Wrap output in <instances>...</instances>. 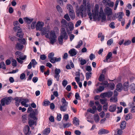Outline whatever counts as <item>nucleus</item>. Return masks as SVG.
Masks as SVG:
<instances>
[{
	"instance_id": "1",
	"label": "nucleus",
	"mask_w": 135,
	"mask_h": 135,
	"mask_svg": "<svg viewBox=\"0 0 135 135\" xmlns=\"http://www.w3.org/2000/svg\"><path fill=\"white\" fill-rule=\"evenodd\" d=\"M91 5L89 2L86 3V0H83L82 4L80 6L79 8L78 5L76 8V13L77 16H80L82 18H83L84 15H86L87 14L89 16L90 20H91L93 18L95 19L99 15V6L98 4H96L94 9L92 10L93 14L91 13Z\"/></svg>"
},
{
	"instance_id": "2",
	"label": "nucleus",
	"mask_w": 135,
	"mask_h": 135,
	"mask_svg": "<svg viewBox=\"0 0 135 135\" xmlns=\"http://www.w3.org/2000/svg\"><path fill=\"white\" fill-rule=\"evenodd\" d=\"M40 31H41L42 35H45L46 38L50 39L51 44H53L56 42V36L54 31H51L50 35L49 34V30H47L46 27H43Z\"/></svg>"
},
{
	"instance_id": "3",
	"label": "nucleus",
	"mask_w": 135,
	"mask_h": 135,
	"mask_svg": "<svg viewBox=\"0 0 135 135\" xmlns=\"http://www.w3.org/2000/svg\"><path fill=\"white\" fill-rule=\"evenodd\" d=\"M27 112L30 113L28 115V119H32L34 120H37V118L36 116V115L38 114V112L37 109H33L31 107L29 106L28 108Z\"/></svg>"
},
{
	"instance_id": "4",
	"label": "nucleus",
	"mask_w": 135,
	"mask_h": 135,
	"mask_svg": "<svg viewBox=\"0 0 135 135\" xmlns=\"http://www.w3.org/2000/svg\"><path fill=\"white\" fill-rule=\"evenodd\" d=\"M68 38V35L66 33L65 29L62 28L61 30V33L60 36L58 38L59 43L62 44L63 42V39L67 40Z\"/></svg>"
},
{
	"instance_id": "5",
	"label": "nucleus",
	"mask_w": 135,
	"mask_h": 135,
	"mask_svg": "<svg viewBox=\"0 0 135 135\" xmlns=\"http://www.w3.org/2000/svg\"><path fill=\"white\" fill-rule=\"evenodd\" d=\"M12 97H9L2 98L1 101V103L2 106H4L5 104L8 105L10 104L12 101Z\"/></svg>"
},
{
	"instance_id": "6",
	"label": "nucleus",
	"mask_w": 135,
	"mask_h": 135,
	"mask_svg": "<svg viewBox=\"0 0 135 135\" xmlns=\"http://www.w3.org/2000/svg\"><path fill=\"white\" fill-rule=\"evenodd\" d=\"M124 15V14L123 12H119L115 13L113 16L112 18L113 20H115L117 17L118 20L119 21H121Z\"/></svg>"
},
{
	"instance_id": "7",
	"label": "nucleus",
	"mask_w": 135,
	"mask_h": 135,
	"mask_svg": "<svg viewBox=\"0 0 135 135\" xmlns=\"http://www.w3.org/2000/svg\"><path fill=\"white\" fill-rule=\"evenodd\" d=\"M98 17L101 18L102 19L101 21L102 22L105 21L106 20V16L105 14L103 13V9L102 7L100 8L99 15Z\"/></svg>"
},
{
	"instance_id": "8",
	"label": "nucleus",
	"mask_w": 135,
	"mask_h": 135,
	"mask_svg": "<svg viewBox=\"0 0 135 135\" xmlns=\"http://www.w3.org/2000/svg\"><path fill=\"white\" fill-rule=\"evenodd\" d=\"M61 70L59 69L56 68L55 70V74L54 75V77L56 79L57 81H59L60 77L59 74Z\"/></svg>"
},
{
	"instance_id": "9",
	"label": "nucleus",
	"mask_w": 135,
	"mask_h": 135,
	"mask_svg": "<svg viewBox=\"0 0 135 135\" xmlns=\"http://www.w3.org/2000/svg\"><path fill=\"white\" fill-rule=\"evenodd\" d=\"M44 25V23L42 22L38 21L36 25V30L40 31L43 28Z\"/></svg>"
},
{
	"instance_id": "10",
	"label": "nucleus",
	"mask_w": 135,
	"mask_h": 135,
	"mask_svg": "<svg viewBox=\"0 0 135 135\" xmlns=\"http://www.w3.org/2000/svg\"><path fill=\"white\" fill-rule=\"evenodd\" d=\"M68 26H69V28L70 29L69 30L68 28L67 27L66 28V30L67 32L69 34L71 33V31L73 29L74 26L73 24L71 22H70L68 23Z\"/></svg>"
},
{
	"instance_id": "11",
	"label": "nucleus",
	"mask_w": 135,
	"mask_h": 135,
	"mask_svg": "<svg viewBox=\"0 0 135 135\" xmlns=\"http://www.w3.org/2000/svg\"><path fill=\"white\" fill-rule=\"evenodd\" d=\"M104 11L105 13L108 16L111 15L112 13V9L109 7H106L104 9Z\"/></svg>"
},
{
	"instance_id": "12",
	"label": "nucleus",
	"mask_w": 135,
	"mask_h": 135,
	"mask_svg": "<svg viewBox=\"0 0 135 135\" xmlns=\"http://www.w3.org/2000/svg\"><path fill=\"white\" fill-rule=\"evenodd\" d=\"M117 88L114 90V93H117V92H120L123 89V86L122 84L119 83L117 85Z\"/></svg>"
},
{
	"instance_id": "13",
	"label": "nucleus",
	"mask_w": 135,
	"mask_h": 135,
	"mask_svg": "<svg viewBox=\"0 0 135 135\" xmlns=\"http://www.w3.org/2000/svg\"><path fill=\"white\" fill-rule=\"evenodd\" d=\"M76 76L75 77V79L76 82L79 85V87L80 88H81L82 86V84L81 82H80V74L78 73V74L76 75Z\"/></svg>"
},
{
	"instance_id": "14",
	"label": "nucleus",
	"mask_w": 135,
	"mask_h": 135,
	"mask_svg": "<svg viewBox=\"0 0 135 135\" xmlns=\"http://www.w3.org/2000/svg\"><path fill=\"white\" fill-rule=\"evenodd\" d=\"M101 84V85H106V86H108L109 85L110 89L111 90H113L115 86L114 84L112 83H110L109 85L108 83L107 82H106L104 83H102Z\"/></svg>"
},
{
	"instance_id": "15",
	"label": "nucleus",
	"mask_w": 135,
	"mask_h": 135,
	"mask_svg": "<svg viewBox=\"0 0 135 135\" xmlns=\"http://www.w3.org/2000/svg\"><path fill=\"white\" fill-rule=\"evenodd\" d=\"M104 3L106 6H108L110 7H112L114 6V3L113 2L111 1L110 0H109L107 1L105 0H103Z\"/></svg>"
},
{
	"instance_id": "16",
	"label": "nucleus",
	"mask_w": 135,
	"mask_h": 135,
	"mask_svg": "<svg viewBox=\"0 0 135 135\" xmlns=\"http://www.w3.org/2000/svg\"><path fill=\"white\" fill-rule=\"evenodd\" d=\"M109 131L107 130L102 129L99 130L98 132V134L99 135L105 134L108 133Z\"/></svg>"
},
{
	"instance_id": "17",
	"label": "nucleus",
	"mask_w": 135,
	"mask_h": 135,
	"mask_svg": "<svg viewBox=\"0 0 135 135\" xmlns=\"http://www.w3.org/2000/svg\"><path fill=\"white\" fill-rule=\"evenodd\" d=\"M78 52L74 49H70L69 51V53L70 56H73L75 55Z\"/></svg>"
},
{
	"instance_id": "18",
	"label": "nucleus",
	"mask_w": 135,
	"mask_h": 135,
	"mask_svg": "<svg viewBox=\"0 0 135 135\" xmlns=\"http://www.w3.org/2000/svg\"><path fill=\"white\" fill-rule=\"evenodd\" d=\"M116 109V105L115 104H113L110 106L109 108V111L111 112H114Z\"/></svg>"
},
{
	"instance_id": "19",
	"label": "nucleus",
	"mask_w": 135,
	"mask_h": 135,
	"mask_svg": "<svg viewBox=\"0 0 135 135\" xmlns=\"http://www.w3.org/2000/svg\"><path fill=\"white\" fill-rule=\"evenodd\" d=\"M118 93H115L113 97H111L110 98V102H116L118 101V99L117 97L118 95Z\"/></svg>"
},
{
	"instance_id": "20",
	"label": "nucleus",
	"mask_w": 135,
	"mask_h": 135,
	"mask_svg": "<svg viewBox=\"0 0 135 135\" xmlns=\"http://www.w3.org/2000/svg\"><path fill=\"white\" fill-rule=\"evenodd\" d=\"M24 21L28 24H30L33 21V18H30L28 17H26L23 18Z\"/></svg>"
},
{
	"instance_id": "21",
	"label": "nucleus",
	"mask_w": 135,
	"mask_h": 135,
	"mask_svg": "<svg viewBox=\"0 0 135 135\" xmlns=\"http://www.w3.org/2000/svg\"><path fill=\"white\" fill-rule=\"evenodd\" d=\"M112 56V53L111 52H109L107 54V56L106 57V59H104L103 61L104 62H108L109 61H108V60Z\"/></svg>"
},
{
	"instance_id": "22",
	"label": "nucleus",
	"mask_w": 135,
	"mask_h": 135,
	"mask_svg": "<svg viewBox=\"0 0 135 135\" xmlns=\"http://www.w3.org/2000/svg\"><path fill=\"white\" fill-rule=\"evenodd\" d=\"M23 45L19 43H17L16 45V48L18 50H21L23 47Z\"/></svg>"
},
{
	"instance_id": "23",
	"label": "nucleus",
	"mask_w": 135,
	"mask_h": 135,
	"mask_svg": "<svg viewBox=\"0 0 135 135\" xmlns=\"http://www.w3.org/2000/svg\"><path fill=\"white\" fill-rule=\"evenodd\" d=\"M50 132V129L49 128H46L43 131L42 135H47Z\"/></svg>"
},
{
	"instance_id": "24",
	"label": "nucleus",
	"mask_w": 135,
	"mask_h": 135,
	"mask_svg": "<svg viewBox=\"0 0 135 135\" xmlns=\"http://www.w3.org/2000/svg\"><path fill=\"white\" fill-rule=\"evenodd\" d=\"M30 130V128L28 125H26L24 129V132L26 135H27L29 132Z\"/></svg>"
},
{
	"instance_id": "25",
	"label": "nucleus",
	"mask_w": 135,
	"mask_h": 135,
	"mask_svg": "<svg viewBox=\"0 0 135 135\" xmlns=\"http://www.w3.org/2000/svg\"><path fill=\"white\" fill-rule=\"evenodd\" d=\"M61 26L62 27L66 28L68 26V23L65 20L62 19L61 21Z\"/></svg>"
},
{
	"instance_id": "26",
	"label": "nucleus",
	"mask_w": 135,
	"mask_h": 135,
	"mask_svg": "<svg viewBox=\"0 0 135 135\" xmlns=\"http://www.w3.org/2000/svg\"><path fill=\"white\" fill-rule=\"evenodd\" d=\"M129 83L127 81L124 83L123 84V90L125 91H127L129 88Z\"/></svg>"
},
{
	"instance_id": "27",
	"label": "nucleus",
	"mask_w": 135,
	"mask_h": 135,
	"mask_svg": "<svg viewBox=\"0 0 135 135\" xmlns=\"http://www.w3.org/2000/svg\"><path fill=\"white\" fill-rule=\"evenodd\" d=\"M61 60V58L60 57L57 58L56 57H54L53 60L52 59L51 60V62L52 63H54L56 62L60 61Z\"/></svg>"
},
{
	"instance_id": "28",
	"label": "nucleus",
	"mask_w": 135,
	"mask_h": 135,
	"mask_svg": "<svg viewBox=\"0 0 135 135\" xmlns=\"http://www.w3.org/2000/svg\"><path fill=\"white\" fill-rule=\"evenodd\" d=\"M18 40L20 43L22 44L25 45L27 44L26 40L24 38H20L18 39Z\"/></svg>"
},
{
	"instance_id": "29",
	"label": "nucleus",
	"mask_w": 135,
	"mask_h": 135,
	"mask_svg": "<svg viewBox=\"0 0 135 135\" xmlns=\"http://www.w3.org/2000/svg\"><path fill=\"white\" fill-rule=\"evenodd\" d=\"M69 14L71 19L73 20H74L75 16V13L74 11L73 10L69 11Z\"/></svg>"
},
{
	"instance_id": "30",
	"label": "nucleus",
	"mask_w": 135,
	"mask_h": 135,
	"mask_svg": "<svg viewBox=\"0 0 135 135\" xmlns=\"http://www.w3.org/2000/svg\"><path fill=\"white\" fill-rule=\"evenodd\" d=\"M126 121L124 120L122 121L120 124V128L122 129H124L126 127Z\"/></svg>"
},
{
	"instance_id": "31",
	"label": "nucleus",
	"mask_w": 135,
	"mask_h": 135,
	"mask_svg": "<svg viewBox=\"0 0 135 135\" xmlns=\"http://www.w3.org/2000/svg\"><path fill=\"white\" fill-rule=\"evenodd\" d=\"M130 89L132 92H135V85L134 84H132L130 86Z\"/></svg>"
},
{
	"instance_id": "32",
	"label": "nucleus",
	"mask_w": 135,
	"mask_h": 135,
	"mask_svg": "<svg viewBox=\"0 0 135 135\" xmlns=\"http://www.w3.org/2000/svg\"><path fill=\"white\" fill-rule=\"evenodd\" d=\"M28 124L29 126L31 127H32L34 124L36 123V122L32 119H28Z\"/></svg>"
},
{
	"instance_id": "33",
	"label": "nucleus",
	"mask_w": 135,
	"mask_h": 135,
	"mask_svg": "<svg viewBox=\"0 0 135 135\" xmlns=\"http://www.w3.org/2000/svg\"><path fill=\"white\" fill-rule=\"evenodd\" d=\"M23 33L22 31L18 32L17 33L16 36L17 37L20 38H22L23 36Z\"/></svg>"
},
{
	"instance_id": "34",
	"label": "nucleus",
	"mask_w": 135,
	"mask_h": 135,
	"mask_svg": "<svg viewBox=\"0 0 135 135\" xmlns=\"http://www.w3.org/2000/svg\"><path fill=\"white\" fill-rule=\"evenodd\" d=\"M13 29L15 32H17V33L18 32L22 31L21 28L20 27V26L15 27L13 28Z\"/></svg>"
},
{
	"instance_id": "35",
	"label": "nucleus",
	"mask_w": 135,
	"mask_h": 135,
	"mask_svg": "<svg viewBox=\"0 0 135 135\" xmlns=\"http://www.w3.org/2000/svg\"><path fill=\"white\" fill-rule=\"evenodd\" d=\"M94 119L95 122H98L99 120V117L98 114H95L94 115Z\"/></svg>"
},
{
	"instance_id": "36",
	"label": "nucleus",
	"mask_w": 135,
	"mask_h": 135,
	"mask_svg": "<svg viewBox=\"0 0 135 135\" xmlns=\"http://www.w3.org/2000/svg\"><path fill=\"white\" fill-rule=\"evenodd\" d=\"M132 114L131 113H129L127 114L125 117V119L126 121L129 119L132 118Z\"/></svg>"
},
{
	"instance_id": "37",
	"label": "nucleus",
	"mask_w": 135,
	"mask_h": 135,
	"mask_svg": "<svg viewBox=\"0 0 135 135\" xmlns=\"http://www.w3.org/2000/svg\"><path fill=\"white\" fill-rule=\"evenodd\" d=\"M67 105V104H65V105L61 106L60 108V110L63 112L65 111L66 110V108L65 107Z\"/></svg>"
},
{
	"instance_id": "38",
	"label": "nucleus",
	"mask_w": 135,
	"mask_h": 135,
	"mask_svg": "<svg viewBox=\"0 0 135 135\" xmlns=\"http://www.w3.org/2000/svg\"><path fill=\"white\" fill-rule=\"evenodd\" d=\"M79 59L80 61V64L81 65H83L86 63V60L82 59L81 58H79Z\"/></svg>"
},
{
	"instance_id": "39",
	"label": "nucleus",
	"mask_w": 135,
	"mask_h": 135,
	"mask_svg": "<svg viewBox=\"0 0 135 135\" xmlns=\"http://www.w3.org/2000/svg\"><path fill=\"white\" fill-rule=\"evenodd\" d=\"M54 55V53L53 52H51L49 53L48 55V57L50 60V61L51 62V60L52 59L53 60L54 57L53 56Z\"/></svg>"
},
{
	"instance_id": "40",
	"label": "nucleus",
	"mask_w": 135,
	"mask_h": 135,
	"mask_svg": "<svg viewBox=\"0 0 135 135\" xmlns=\"http://www.w3.org/2000/svg\"><path fill=\"white\" fill-rule=\"evenodd\" d=\"M71 123L68 122L67 123H64L63 124V126L64 128H68L70 127L71 125Z\"/></svg>"
},
{
	"instance_id": "41",
	"label": "nucleus",
	"mask_w": 135,
	"mask_h": 135,
	"mask_svg": "<svg viewBox=\"0 0 135 135\" xmlns=\"http://www.w3.org/2000/svg\"><path fill=\"white\" fill-rule=\"evenodd\" d=\"M79 122L78 119L76 117H75L74 118V120L73 121V124H75V125H78L79 124Z\"/></svg>"
},
{
	"instance_id": "42",
	"label": "nucleus",
	"mask_w": 135,
	"mask_h": 135,
	"mask_svg": "<svg viewBox=\"0 0 135 135\" xmlns=\"http://www.w3.org/2000/svg\"><path fill=\"white\" fill-rule=\"evenodd\" d=\"M1 68H2L4 70L6 69V65L4 62H0V69Z\"/></svg>"
},
{
	"instance_id": "43",
	"label": "nucleus",
	"mask_w": 135,
	"mask_h": 135,
	"mask_svg": "<svg viewBox=\"0 0 135 135\" xmlns=\"http://www.w3.org/2000/svg\"><path fill=\"white\" fill-rule=\"evenodd\" d=\"M67 8L69 12L73 10V7L70 4H67Z\"/></svg>"
},
{
	"instance_id": "44",
	"label": "nucleus",
	"mask_w": 135,
	"mask_h": 135,
	"mask_svg": "<svg viewBox=\"0 0 135 135\" xmlns=\"http://www.w3.org/2000/svg\"><path fill=\"white\" fill-rule=\"evenodd\" d=\"M43 103H44L43 104V105L45 106H48L49 105L50 102L48 100H46L44 101Z\"/></svg>"
},
{
	"instance_id": "45",
	"label": "nucleus",
	"mask_w": 135,
	"mask_h": 135,
	"mask_svg": "<svg viewBox=\"0 0 135 135\" xmlns=\"http://www.w3.org/2000/svg\"><path fill=\"white\" fill-rule=\"evenodd\" d=\"M83 44V41L81 40H80L78 42V45L75 46V47L76 48H79Z\"/></svg>"
},
{
	"instance_id": "46",
	"label": "nucleus",
	"mask_w": 135,
	"mask_h": 135,
	"mask_svg": "<svg viewBox=\"0 0 135 135\" xmlns=\"http://www.w3.org/2000/svg\"><path fill=\"white\" fill-rule=\"evenodd\" d=\"M131 43V41L130 40H126L123 43V45L124 46H127L129 45Z\"/></svg>"
},
{
	"instance_id": "47",
	"label": "nucleus",
	"mask_w": 135,
	"mask_h": 135,
	"mask_svg": "<svg viewBox=\"0 0 135 135\" xmlns=\"http://www.w3.org/2000/svg\"><path fill=\"white\" fill-rule=\"evenodd\" d=\"M113 39L111 38L107 41V44L108 46H110L113 43Z\"/></svg>"
},
{
	"instance_id": "48",
	"label": "nucleus",
	"mask_w": 135,
	"mask_h": 135,
	"mask_svg": "<svg viewBox=\"0 0 135 135\" xmlns=\"http://www.w3.org/2000/svg\"><path fill=\"white\" fill-rule=\"evenodd\" d=\"M104 75L103 74H101L99 78V80L100 81H102L104 80Z\"/></svg>"
},
{
	"instance_id": "49",
	"label": "nucleus",
	"mask_w": 135,
	"mask_h": 135,
	"mask_svg": "<svg viewBox=\"0 0 135 135\" xmlns=\"http://www.w3.org/2000/svg\"><path fill=\"white\" fill-rule=\"evenodd\" d=\"M30 63H31V64H32L33 67H34L37 64V62L35 59H32Z\"/></svg>"
},
{
	"instance_id": "50",
	"label": "nucleus",
	"mask_w": 135,
	"mask_h": 135,
	"mask_svg": "<svg viewBox=\"0 0 135 135\" xmlns=\"http://www.w3.org/2000/svg\"><path fill=\"white\" fill-rule=\"evenodd\" d=\"M12 66L14 67H16L17 65V61L15 59H13L12 61Z\"/></svg>"
},
{
	"instance_id": "51",
	"label": "nucleus",
	"mask_w": 135,
	"mask_h": 135,
	"mask_svg": "<svg viewBox=\"0 0 135 135\" xmlns=\"http://www.w3.org/2000/svg\"><path fill=\"white\" fill-rule=\"evenodd\" d=\"M104 86H100L99 88L97 89V91L98 92H101L104 89Z\"/></svg>"
},
{
	"instance_id": "52",
	"label": "nucleus",
	"mask_w": 135,
	"mask_h": 135,
	"mask_svg": "<svg viewBox=\"0 0 135 135\" xmlns=\"http://www.w3.org/2000/svg\"><path fill=\"white\" fill-rule=\"evenodd\" d=\"M68 84V82L67 81L65 80L64 79L62 81V85L64 87H65Z\"/></svg>"
},
{
	"instance_id": "53",
	"label": "nucleus",
	"mask_w": 135,
	"mask_h": 135,
	"mask_svg": "<svg viewBox=\"0 0 135 135\" xmlns=\"http://www.w3.org/2000/svg\"><path fill=\"white\" fill-rule=\"evenodd\" d=\"M36 22L35 21L33 22L31 25V28L32 29H34L36 27Z\"/></svg>"
},
{
	"instance_id": "54",
	"label": "nucleus",
	"mask_w": 135,
	"mask_h": 135,
	"mask_svg": "<svg viewBox=\"0 0 135 135\" xmlns=\"http://www.w3.org/2000/svg\"><path fill=\"white\" fill-rule=\"evenodd\" d=\"M117 109L118 110L117 112V113H120L122 112L123 109V108L122 106H120V108L119 107H117Z\"/></svg>"
},
{
	"instance_id": "55",
	"label": "nucleus",
	"mask_w": 135,
	"mask_h": 135,
	"mask_svg": "<svg viewBox=\"0 0 135 135\" xmlns=\"http://www.w3.org/2000/svg\"><path fill=\"white\" fill-rule=\"evenodd\" d=\"M108 104L107 103L105 105H104L103 106V109L105 111H106L108 109Z\"/></svg>"
},
{
	"instance_id": "56",
	"label": "nucleus",
	"mask_w": 135,
	"mask_h": 135,
	"mask_svg": "<svg viewBox=\"0 0 135 135\" xmlns=\"http://www.w3.org/2000/svg\"><path fill=\"white\" fill-rule=\"evenodd\" d=\"M61 101L62 105H65V104H67V105L68 103H66V100L64 98H62Z\"/></svg>"
},
{
	"instance_id": "57",
	"label": "nucleus",
	"mask_w": 135,
	"mask_h": 135,
	"mask_svg": "<svg viewBox=\"0 0 135 135\" xmlns=\"http://www.w3.org/2000/svg\"><path fill=\"white\" fill-rule=\"evenodd\" d=\"M64 18L68 21H70V20L68 15V14H66L64 16Z\"/></svg>"
},
{
	"instance_id": "58",
	"label": "nucleus",
	"mask_w": 135,
	"mask_h": 135,
	"mask_svg": "<svg viewBox=\"0 0 135 135\" xmlns=\"http://www.w3.org/2000/svg\"><path fill=\"white\" fill-rule=\"evenodd\" d=\"M56 8L59 13L62 12V9L61 8V7L59 5L57 6Z\"/></svg>"
},
{
	"instance_id": "59",
	"label": "nucleus",
	"mask_w": 135,
	"mask_h": 135,
	"mask_svg": "<svg viewBox=\"0 0 135 135\" xmlns=\"http://www.w3.org/2000/svg\"><path fill=\"white\" fill-rule=\"evenodd\" d=\"M81 23V21L80 20L78 21L76 23L75 26L76 27H78L80 25Z\"/></svg>"
},
{
	"instance_id": "60",
	"label": "nucleus",
	"mask_w": 135,
	"mask_h": 135,
	"mask_svg": "<svg viewBox=\"0 0 135 135\" xmlns=\"http://www.w3.org/2000/svg\"><path fill=\"white\" fill-rule=\"evenodd\" d=\"M95 57V56L93 54H91L89 56L90 60H92Z\"/></svg>"
},
{
	"instance_id": "61",
	"label": "nucleus",
	"mask_w": 135,
	"mask_h": 135,
	"mask_svg": "<svg viewBox=\"0 0 135 135\" xmlns=\"http://www.w3.org/2000/svg\"><path fill=\"white\" fill-rule=\"evenodd\" d=\"M91 74V73H90V72H88L86 73V79L87 80H88L89 79Z\"/></svg>"
},
{
	"instance_id": "62",
	"label": "nucleus",
	"mask_w": 135,
	"mask_h": 135,
	"mask_svg": "<svg viewBox=\"0 0 135 135\" xmlns=\"http://www.w3.org/2000/svg\"><path fill=\"white\" fill-rule=\"evenodd\" d=\"M33 73H32L29 75V76L27 79V81H30L31 80L32 77L33 76Z\"/></svg>"
},
{
	"instance_id": "63",
	"label": "nucleus",
	"mask_w": 135,
	"mask_h": 135,
	"mask_svg": "<svg viewBox=\"0 0 135 135\" xmlns=\"http://www.w3.org/2000/svg\"><path fill=\"white\" fill-rule=\"evenodd\" d=\"M13 25L15 27L20 26V25L18 23V21H14L13 22Z\"/></svg>"
},
{
	"instance_id": "64",
	"label": "nucleus",
	"mask_w": 135,
	"mask_h": 135,
	"mask_svg": "<svg viewBox=\"0 0 135 135\" xmlns=\"http://www.w3.org/2000/svg\"><path fill=\"white\" fill-rule=\"evenodd\" d=\"M74 133L76 135H80L81 134V132L78 130H75L74 131Z\"/></svg>"
}]
</instances>
